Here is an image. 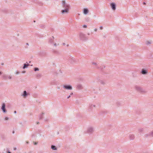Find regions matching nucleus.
Returning a JSON list of instances; mask_svg holds the SVG:
<instances>
[{"label":"nucleus","instance_id":"nucleus-9","mask_svg":"<svg viewBox=\"0 0 153 153\" xmlns=\"http://www.w3.org/2000/svg\"><path fill=\"white\" fill-rule=\"evenodd\" d=\"M63 88L67 90H71L73 88L72 85L67 84L63 85Z\"/></svg>","mask_w":153,"mask_h":153},{"label":"nucleus","instance_id":"nucleus-21","mask_svg":"<svg viewBox=\"0 0 153 153\" xmlns=\"http://www.w3.org/2000/svg\"><path fill=\"white\" fill-rule=\"evenodd\" d=\"M83 13L85 15H87L89 12L88 9L87 8H84L83 9Z\"/></svg>","mask_w":153,"mask_h":153},{"label":"nucleus","instance_id":"nucleus-2","mask_svg":"<svg viewBox=\"0 0 153 153\" xmlns=\"http://www.w3.org/2000/svg\"><path fill=\"white\" fill-rule=\"evenodd\" d=\"M105 65H103L100 67L97 66V69H99L100 70L103 75H106L107 76H108V77H109L110 76V75H109L110 73V71H104L103 70V69L105 68Z\"/></svg>","mask_w":153,"mask_h":153},{"label":"nucleus","instance_id":"nucleus-28","mask_svg":"<svg viewBox=\"0 0 153 153\" xmlns=\"http://www.w3.org/2000/svg\"><path fill=\"white\" fill-rule=\"evenodd\" d=\"M150 136L153 137V131L151 132L149 134H147L146 135V137Z\"/></svg>","mask_w":153,"mask_h":153},{"label":"nucleus","instance_id":"nucleus-50","mask_svg":"<svg viewBox=\"0 0 153 153\" xmlns=\"http://www.w3.org/2000/svg\"><path fill=\"white\" fill-rule=\"evenodd\" d=\"M70 97H71V95H69L68 96V97H67V99H69V98Z\"/></svg>","mask_w":153,"mask_h":153},{"label":"nucleus","instance_id":"nucleus-12","mask_svg":"<svg viewBox=\"0 0 153 153\" xmlns=\"http://www.w3.org/2000/svg\"><path fill=\"white\" fill-rule=\"evenodd\" d=\"M141 74L144 75H146L148 73L147 70L145 68H143L140 72Z\"/></svg>","mask_w":153,"mask_h":153},{"label":"nucleus","instance_id":"nucleus-48","mask_svg":"<svg viewBox=\"0 0 153 153\" xmlns=\"http://www.w3.org/2000/svg\"><path fill=\"white\" fill-rule=\"evenodd\" d=\"M143 4L144 5H146V2H144L143 3Z\"/></svg>","mask_w":153,"mask_h":153},{"label":"nucleus","instance_id":"nucleus-29","mask_svg":"<svg viewBox=\"0 0 153 153\" xmlns=\"http://www.w3.org/2000/svg\"><path fill=\"white\" fill-rule=\"evenodd\" d=\"M1 137L2 140H4L5 139L6 137L4 134H1Z\"/></svg>","mask_w":153,"mask_h":153},{"label":"nucleus","instance_id":"nucleus-41","mask_svg":"<svg viewBox=\"0 0 153 153\" xmlns=\"http://www.w3.org/2000/svg\"><path fill=\"white\" fill-rule=\"evenodd\" d=\"M38 142H33V144L34 145H36L38 144Z\"/></svg>","mask_w":153,"mask_h":153},{"label":"nucleus","instance_id":"nucleus-16","mask_svg":"<svg viewBox=\"0 0 153 153\" xmlns=\"http://www.w3.org/2000/svg\"><path fill=\"white\" fill-rule=\"evenodd\" d=\"M52 52L54 54L56 55H60L61 54L60 52H59L58 51L55 50L54 49H53L52 51Z\"/></svg>","mask_w":153,"mask_h":153},{"label":"nucleus","instance_id":"nucleus-17","mask_svg":"<svg viewBox=\"0 0 153 153\" xmlns=\"http://www.w3.org/2000/svg\"><path fill=\"white\" fill-rule=\"evenodd\" d=\"M95 105L92 104H90L89 106L88 110L89 111H90L92 110L93 107H95Z\"/></svg>","mask_w":153,"mask_h":153},{"label":"nucleus","instance_id":"nucleus-1","mask_svg":"<svg viewBox=\"0 0 153 153\" xmlns=\"http://www.w3.org/2000/svg\"><path fill=\"white\" fill-rule=\"evenodd\" d=\"M62 7L65 9L61 10V13L63 14L68 13L70 8V5L68 4H67L65 1L64 0H62Z\"/></svg>","mask_w":153,"mask_h":153},{"label":"nucleus","instance_id":"nucleus-60","mask_svg":"<svg viewBox=\"0 0 153 153\" xmlns=\"http://www.w3.org/2000/svg\"><path fill=\"white\" fill-rule=\"evenodd\" d=\"M39 122H36V124H39Z\"/></svg>","mask_w":153,"mask_h":153},{"label":"nucleus","instance_id":"nucleus-27","mask_svg":"<svg viewBox=\"0 0 153 153\" xmlns=\"http://www.w3.org/2000/svg\"><path fill=\"white\" fill-rule=\"evenodd\" d=\"M44 114V113L43 112L41 113L39 116V120H42L43 119V115Z\"/></svg>","mask_w":153,"mask_h":153},{"label":"nucleus","instance_id":"nucleus-42","mask_svg":"<svg viewBox=\"0 0 153 153\" xmlns=\"http://www.w3.org/2000/svg\"><path fill=\"white\" fill-rule=\"evenodd\" d=\"M82 27L84 28H86L87 27V26L85 25H83Z\"/></svg>","mask_w":153,"mask_h":153},{"label":"nucleus","instance_id":"nucleus-57","mask_svg":"<svg viewBox=\"0 0 153 153\" xmlns=\"http://www.w3.org/2000/svg\"><path fill=\"white\" fill-rule=\"evenodd\" d=\"M32 137H35V135L34 134H33L31 136Z\"/></svg>","mask_w":153,"mask_h":153},{"label":"nucleus","instance_id":"nucleus-64","mask_svg":"<svg viewBox=\"0 0 153 153\" xmlns=\"http://www.w3.org/2000/svg\"><path fill=\"white\" fill-rule=\"evenodd\" d=\"M32 151H30L29 152H28V153H32Z\"/></svg>","mask_w":153,"mask_h":153},{"label":"nucleus","instance_id":"nucleus-11","mask_svg":"<svg viewBox=\"0 0 153 153\" xmlns=\"http://www.w3.org/2000/svg\"><path fill=\"white\" fill-rule=\"evenodd\" d=\"M110 6L113 10L114 11L116 10V5L115 3L114 2H111L110 4Z\"/></svg>","mask_w":153,"mask_h":153},{"label":"nucleus","instance_id":"nucleus-34","mask_svg":"<svg viewBox=\"0 0 153 153\" xmlns=\"http://www.w3.org/2000/svg\"><path fill=\"white\" fill-rule=\"evenodd\" d=\"M39 69L37 67H35L34 68L33 70L34 71H39Z\"/></svg>","mask_w":153,"mask_h":153},{"label":"nucleus","instance_id":"nucleus-5","mask_svg":"<svg viewBox=\"0 0 153 153\" xmlns=\"http://www.w3.org/2000/svg\"><path fill=\"white\" fill-rule=\"evenodd\" d=\"M67 59L69 62L72 64L76 63L77 62V59L71 57H68Z\"/></svg>","mask_w":153,"mask_h":153},{"label":"nucleus","instance_id":"nucleus-56","mask_svg":"<svg viewBox=\"0 0 153 153\" xmlns=\"http://www.w3.org/2000/svg\"><path fill=\"white\" fill-rule=\"evenodd\" d=\"M12 133L13 134H14V133H15V131L14 130H13L12 132Z\"/></svg>","mask_w":153,"mask_h":153},{"label":"nucleus","instance_id":"nucleus-45","mask_svg":"<svg viewBox=\"0 0 153 153\" xmlns=\"http://www.w3.org/2000/svg\"><path fill=\"white\" fill-rule=\"evenodd\" d=\"M22 74H25L26 73V71H22Z\"/></svg>","mask_w":153,"mask_h":153},{"label":"nucleus","instance_id":"nucleus-51","mask_svg":"<svg viewBox=\"0 0 153 153\" xmlns=\"http://www.w3.org/2000/svg\"><path fill=\"white\" fill-rule=\"evenodd\" d=\"M97 29L96 28H95L94 29V30L95 31H97Z\"/></svg>","mask_w":153,"mask_h":153},{"label":"nucleus","instance_id":"nucleus-31","mask_svg":"<svg viewBox=\"0 0 153 153\" xmlns=\"http://www.w3.org/2000/svg\"><path fill=\"white\" fill-rule=\"evenodd\" d=\"M42 74H39L36 75V78L37 79L40 78L42 76Z\"/></svg>","mask_w":153,"mask_h":153},{"label":"nucleus","instance_id":"nucleus-23","mask_svg":"<svg viewBox=\"0 0 153 153\" xmlns=\"http://www.w3.org/2000/svg\"><path fill=\"white\" fill-rule=\"evenodd\" d=\"M76 88L78 90L82 89L83 88L82 85L81 84H78L76 86Z\"/></svg>","mask_w":153,"mask_h":153},{"label":"nucleus","instance_id":"nucleus-40","mask_svg":"<svg viewBox=\"0 0 153 153\" xmlns=\"http://www.w3.org/2000/svg\"><path fill=\"white\" fill-rule=\"evenodd\" d=\"M65 129H67L66 130V131H67L68 129H69V126H66L65 127Z\"/></svg>","mask_w":153,"mask_h":153},{"label":"nucleus","instance_id":"nucleus-8","mask_svg":"<svg viewBox=\"0 0 153 153\" xmlns=\"http://www.w3.org/2000/svg\"><path fill=\"white\" fill-rule=\"evenodd\" d=\"M1 109L3 113H5L7 112V111L6 108V104L5 103H2Z\"/></svg>","mask_w":153,"mask_h":153},{"label":"nucleus","instance_id":"nucleus-3","mask_svg":"<svg viewBox=\"0 0 153 153\" xmlns=\"http://www.w3.org/2000/svg\"><path fill=\"white\" fill-rule=\"evenodd\" d=\"M79 37L80 40L82 41H86L88 39L86 35L82 32H80L79 33Z\"/></svg>","mask_w":153,"mask_h":153},{"label":"nucleus","instance_id":"nucleus-14","mask_svg":"<svg viewBox=\"0 0 153 153\" xmlns=\"http://www.w3.org/2000/svg\"><path fill=\"white\" fill-rule=\"evenodd\" d=\"M108 113V111L106 110H102L100 112L99 114L100 115H104L107 114Z\"/></svg>","mask_w":153,"mask_h":153},{"label":"nucleus","instance_id":"nucleus-24","mask_svg":"<svg viewBox=\"0 0 153 153\" xmlns=\"http://www.w3.org/2000/svg\"><path fill=\"white\" fill-rule=\"evenodd\" d=\"M58 84V81H56V80H54L52 81L51 82V85H56Z\"/></svg>","mask_w":153,"mask_h":153},{"label":"nucleus","instance_id":"nucleus-63","mask_svg":"<svg viewBox=\"0 0 153 153\" xmlns=\"http://www.w3.org/2000/svg\"><path fill=\"white\" fill-rule=\"evenodd\" d=\"M26 45H28V46L29 45V43H26Z\"/></svg>","mask_w":153,"mask_h":153},{"label":"nucleus","instance_id":"nucleus-39","mask_svg":"<svg viewBox=\"0 0 153 153\" xmlns=\"http://www.w3.org/2000/svg\"><path fill=\"white\" fill-rule=\"evenodd\" d=\"M4 119L5 120H9V118L8 117H4Z\"/></svg>","mask_w":153,"mask_h":153},{"label":"nucleus","instance_id":"nucleus-62","mask_svg":"<svg viewBox=\"0 0 153 153\" xmlns=\"http://www.w3.org/2000/svg\"><path fill=\"white\" fill-rule=\"evenodd\" d=\"M26 144H29V142H28V141H26Z\"/></svg>","mask_w":153,"mask_h":153},{"label":"nucleus","instance_id":"nucleus-33","mask_svg":"<svg viewBox=\"0 0 153 153\" xmlns=\"http://www.w3.org/2000/svg\"><path fill=\"white\" fill-rule=\"evenodd\" d=\"M39 26L40 28L42 29H44L45 27V25L43 24L40 25Z\"/></svg>","mask_w":153,"mask_h":153},{"label":"nucleus","instance_id":"nucleus-58","mask_svg":"<svg viewBox=\"0 0 153 153\" xmlns=\"http://www.w3.org/2000/svg\"><path fill=\"white\" fill-rule=\"evenodd\" d=\"M14 114H16L17 113V111H14Z\"/></svg>","mask_w":153,"mask_h":153},{"label":"nucleus","instance_id":"nucleus-54","mask_svg":"<svg viewBox=\"0 0 153 153\" xmlns=\"http://www.w3.org/2000/svg\"><path fill=\"white\" fill-rule=\"evenodd\" d=\"M2 74V71H0V75H1Z\"/></svg>","mask_w":153,"mask_h":153},{"label":"nucleus","instance_id":"nucleus-4","mask_svg":"<svg viewBox=\"0 0 153 153\" xmlns=\"http://www.w3.org/2000/svg\"><path fill=\"white\" fill-rule=\"evenodd\" d=\"M134 88L137 92L140 93L145 94L146 92L145 90L140 86L136 85L134 86Z\"/></svg>","mask_w":153,"mask_h":153},{"label":"nucleus","instance_id":"nucleus-15","mask_svg":"<svg viewBox=\"0 0 153 153\" xmlns=\"http://www.w3.org/2000/svg\"><path fill=\"white\" fill-rule=\"evenodd\" d=\"M32 2L40 5H43V3L42 2L38 1L37 0H32Z\"/></svg>","mask_w":153,"mask_h":153},{"label":"nucleus","instance_id":"nucleus-7","mask_svg":"<svg viewBox=\"0 0 153 153\" xmlns=\"http://www.w3.org/2000/svg\"><path fill=\"white\" fill-rule=\"evenodd\" d=\"M94 131V129L93 127H88L87 130L84 132L85 133H88L89 134H92Z\"/></svg>","mask_w":153,"mask_h":153},{"label":"nucleus","instance_id":"nucleus-52","mask_svg":"<svg viewBox=\"0 0 153 153\" xmlns=\"http://www.w3.org/2000/svg\"><path fill=\"white\" fill-rule=\"evenodd\" d=\"M48 119H45V122H47V121H48Z\"/></svg>","mask_w":153,"mask_h":153},{"label":"nucleus","instance_id":"nucleus-36","mask_svg":"<svg viewBox=\"0 0 153 153\" xmlns=\"http://www.w3.org/2000/svg\"><path fill=\"white\" fill-rule=\"evenodd\" d=\"M116 105L117 106L119 107L121 103L119 102H117L116 103Z\"/></svg>","mask_w":153,"mask_h":153},{"label":"nucleus","instance_id":"nucleus-47","mask_svg":"<svg viewBox=\"0 0 153 153\" xmlns=\"http://www.w3.org/2000/svg\"><path fill=\"white\" fill-rule=\"evenodd\" d=\"M115 39L116 40H119V38L117 36H116V37H115Z\"/></svg>","mask_w":153,"mask_h":153},{"label":"nucleus","instance_id":"nucleus-13","mask_svg":"<svg viewBox=\"0 0 153 153\" xmlns=\"http://www.w3.org/2000/svg\"><path fill=\"white\" fill-rule=\"evenodd\" d=\"M29 95H30L29 93H27L26 90H24L21 94V96L24 98H26Z\"/></svg>","mask_w":153,"mask_h":153},{"label":"nucleus","instance_id":"nucleus-10","mask_svg":"<svg viewBox=\"0 0 153 153\" xmlns=\"http://www.w3.org/2000/svg\"><path fill=\"white\" fill-rule=\"evenodd\" d=\"M2 78L3 79L6 80L7 79H12V77L11 76L8 75L7 74H3L2 76Z\"/></svg>","mask_w":153,"mask_h":153},{"label":"nucleus","instance_id":"nucleus-49","mask_svg":"<svg viewBox=\"0 0 153 153\" xmlns=\"http://www.w3.org/2000/svg\"><path fill=\"white\" fill-rule=\"evenodd\" d=\"M17 149L16 148V147L13 148V150H16Z\"/></svg>","mask_w":153,"mask_h":153},{"label":"nucleus","instance_id":"nucleus-25","mask_svg":"<svg viewBox=\"0 0 153 153\" xmlns=\"http://www.w3.org/2000/svg\"><path fill=\"white\" fill-rule=\"evenodd\" d=\"M51 149L54 151L56 150L57 149V148L56 146L53 145H52L51 146Z\"/></svg>","mask_w":153,"mask_h":153},{"label":"nucleus","instance_id":"nucleus-20","mask_svg":"<svg viewBox=\"0 0 153 153\" xmlns=\"http://www.w3.org/2000/svg\"><path fill=\"white\" fill-rule=\"evenodd\" d=\"M30 64L29 63H28L27 62H26V63H24L23 64V65L22 67V68L23 69H25L26 68H28V67L29 66Z\"/></svg>","mask_w":153,"mask_h":153},{"label":"nucleus","instance_id":"nucleus-19","mask_svg":"<svg viewBox=\"0 0 153 153\" xmlns=\"http://www.w3.org/2000/svg\"><path fill=\"white\" fill-rule=\"evenodd\" d=\"M142 112V110L140 109H137L135 110V114L138 115H140Z\"/></svg>","mask_w":153,"mask_h":153},{"label":"nucleus","instance_id":"nucleus-35","mask_svg":"<svg viewBox=\"0 0 153 153\" xmlns=\"http://www.w3.org/2000/svg\"><path fill=\"white\" fill-rule=\"evenodd\" d=\"M85 20L86 22H88L90 21V19L88 17H87L85 18Z\"/></svg>","mask_w":153,"mask_h":153},{"label":"nucleus","instance_id":"nucleus-32","mask_svg":"<svg viewBox=\"0 0 153 153\" xmlns=\"http://www.w3.org/2000/svg\"><path fill=\"white\" fill-rule=\"evenodd\" d=\"M143 129L142 128H139L138 129V131L139 132V133L143 132Z\"/></svg>","mask_w":153,"mask_h":153},{"label":"nucleus","instance_id":"nucleus-46","mask_svg":"<svg viewBox=\"0 0 153 153\" xmlns=\"http://www.w3.org/2000/svg\"><path fill=\"white\" fill-rule=\"evenodd\" d=\"M103 27L102 26H100V29L102 30L103 29Z\"/></svg>","mask_w":153,"mask_h":153},{"label":"nucleus","instance_id":"nucleus-61","mask_svg":"<svg viewBox=\"0 0 153 153\" xmlns=\"http://www.w3.org/2000/svg\"><path fill=\"white\" fill-rule=\"evenodd\" d=\"M62 45H65V43H62Z\"/></svg>","mask_w":153,"mask_h":153},{"label":"nucleus","instance_id":"nucleus-6","mask_svg":"<svg viewBox=\"0 0 153 153\" xmlns=\"http://www.w3.org/2000/svg\"><path fill=\"white\" fill-rule=\"evenodd\" d=\"M37 55L40 57H45L47 55V53L45 51H41L37 53Z\"/></svg>","mask_w":153,"mask_h":153},{"label":"nucleus","instance_id":"nucleus-59","mask_svg":"<svg viewBox=\"0 0 153 153\" xmlns=\"http://www.w3.org/2000/svg\"><path fill=\"white\" fill-rule=\"evenodd\" d=\"M73 92H71V93L70 94V95L71 96V95H73Z\"/></svg>","mask_w":153,"mask_h":153},{"label":"nucleus","instance_id":"nucleus-18","mask_svg":"<svg viewBox=\"0 0 153 153\" xmlns=\"http://www.w3.org/2000/svg\"><path fill=\"white\" fill-rule=\"evenodd\" d=\"M54 39V37L53 36L52 37L50 38L49 39V43L51 44H53V40Z\"/></svg>","mask_w":153,"mask_h":153},{"label":"nucleus","instance_id":"nucleus-38","mask_svg":"<svg viewBox=\"0 0 153 153\" xmlns=\"http://www.w3.org/2000/svg\"><path fill=\"white\" fill-rule=\"evenodd\" d=\"M151 44V42L149 41H147L146 42V45H148L149 44Z\"/></svg>","mask_w":153,"mask_h":153},{"label":"nucleus","instance_id":"nucleus-53","mask_svg":"<svg viewBox=\"0 0 153 153\" xmlns=\"http://www.w3.org/2000/svg\"><path fill=\"white\" fill-rule=\"evenodd\" d=\"M53 45L54 46H56L57 45V44L56 43H55L53 44Z\"/></svg>","mask_w":153,"mask_h":153},{"label":"nucleus","instance_id":"nucleus-37","mask_svg":"<svg viewBox=\"0 0 153 153\" xmlns=\"http://www.w3.org/2000/svg\"><path fill=\"white\" fill-rule=\"evenodd\" d=\"M6 149H7V153H11V152L9 150L8 148H7Z\"/></svg>","mask_w":153,"mask_h":153},{"label":"nucleus","instance_id":"nucleus-22","mask_svg":"<svg viewBox=\"0 0 153 153\" xmlns=\"http://www.w3.org/2000/svg\"><path fill=\"white\" fill-rule=\"evenodd\" d=\"M8 10L6 8H3L0 9V12H2L4 13H7Z\"/></svg>","mask_w":153,"mask_h":153},{"label":"nucleus","instance_id":"nucleus-26","mask_svg":"<svg viewBox=\"0 0 153 153\" xmlns=\"http://www.w3.org/2000/svg\"><path fill=\"white\" fill-rule=\"evenodd\" d=\"M99 82L101 85H104L106 84V81L105 80H99Z\"/></svg>","mask_w":153,"mask_h":153},{"label":"nucleus","instance_id":"nucleus-43","mask_svg":"<svg viewBox=\"0 0 153 153\" xmlns=\"http://www.w3.org/2000/svg\"><path fill=\"white\" fill-rule=\"evenodd\" d=\"M92 64L93 65H97V63L95 62H92Z\"/></svg>","mask_w":153,"mask_h":153},{"label":"nucleus","instance_id":"nucleus-44","mask_svg":"<svg viewBox=\"0 0 153 153\" xmlns=\"http://www.w3.org/2000/svg\"><path fill=\"white\" fill-rule=\"evenodd\" d=\"M20 73V72L18 71H17L16 72V74H19Z\"/></svg>","mask_w":153,"mask_h":153},{"label":"nucleus","instance_id":"nucleus-30","mask_svg":"<svg viewBox=\"0 0 153 153\" xmlns=\"http://www.w3.org/2000/svg\"><path fill=\"white\" fill-rule=\"evenodd\" d=\"M129 139L131 140H133L134 139V135L133 134L130 135L129 136Z\"/></svg>","mask_w":153,"mask_h":153},{"label":"nucleus","instance_id":"nucleus-55","mask_svg":"<svg viewBox=\"0 0 153 153\" xmlns=\"http://www.w3.org/2000/svg\"><path fill=\"white\" fill-rule=\"evenodd\" d=\"M106 36L105 35H103V37L104 38H105L106 37Z\"/></svg>","mask_w":153,"mask_h":153}]
</instances>
